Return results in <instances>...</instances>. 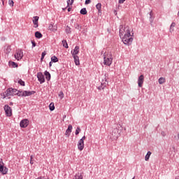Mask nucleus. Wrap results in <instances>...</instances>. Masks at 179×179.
Segmentation results:
<instances>
[{"instance_id":"nucleus-1","label":"nucleus","mask_w":179,"mask_h":179,"mask_svg":"<svg viewBox=\"0 0 179 179\" xmlns=\"http://www.w3.org/2000/svg\"><path fill=\"white\" fill-rule=\"evenodd\" d=\"M103 64L110 66L113 64V55L111 52H106L103 55Z\"/></svg>"},{"instance_id":"nucleus-2","label":"nucleus","mask_w":179,"mask_h":179,"mask_svg":"<svg viewBox=\"0 0 179 179\" xmlns=\"http://www.w3.org/2000/svg\"><path fill=\"white\" fill-rule=\"evenodd\" d=\"M132 36H134V33L129 34V35H124L122 37V42L126 45H131L132 44V41H134V38H132Z\"/></svg>"},{"instance_id":"nucleus-3","label":"nucleus","mask_w":179,"mask_h":179,"mask_svg":"<svg viewBox=\"0 0 179 179\" xmlns=\"http://www.w3.org/2000/svg\"><path fill=\"white\" fill-rule=\"evenodd\" d=\"M131 31H132V29L129 26L122 27L120 29V36L122 37V36L129 35L131 34Z\"/></svg>"},{"instance_id":"nucleus-4","label":"nucleus","mask_w":179,"mask_h":179,"mask_svg":"<svg viewBox=\"0 0 179 179\" xmlns=\"http://www.w3.org/2000/svg\"><path fill=\"white\" fill-rule=\"evenodd\" d=\"M16 94H17V90L9 88L4 93L3 99H5L6 97H9V96H16Z\"/></svg>"},{"instance_id":"nucleus-5","label":"nucleus","mask_w":179,"mask_h":179,"mask_svg":"<svg viewBox=\"0 0 179 179\" xmlns=\"http://www.w3.org/2000/svg\"><path fill=\"white\" fill-rule=\"evenodd\" d=\"M85 139H86V136H84L78 142V145H77L78 149L80 152H82V150H83V149H85Z\"/></svg>"},{"instance_id":"nucleus-6","label":"nucleus","mask_w":179,"mask_h":179,"mask_svg":"<svg viewBox=\"0 0 179 179\" xmlns=\"http://www.w3.org/2000/svg\"><path fill=\"white\" fill-rule=\"evenodd\" d=\"M107 86V74H105L101 79V86L98 87L99 90H103Z\"/></svg>"},{"instance_id":"nucleus-7","label":"nucleus","mask_w":179,"mask_h":179,"mask_svg":"<svg viewBox=\"0 0 179 179\" xmlns=\"http://www.w3.org/2000/svg\"><path fill=\"white\" fill-rule=\"evenodd\" d=\"M14 57L17 61H20L22 58H23V50H17L16 52L14 55Z\"/></svg>"},{"instance_id":"nucleus-8","label":"nucleus","mask_w":179,"mask_h":179,"mask_svg":"<svg viewBox=\"0 0 179 179\" xmlns=\"http://www.w3.org/2000/svg\"><path fill=\"white\" fill-rule=\"evenodd\" d=\"M4 111L7 117H12V108L8 105L4 106Z\"/></svg>"},{"instance_id":"nucleus-9","label":"nucleus","mask_w":179,"mask_h":179,"mask_svg":"<svg viewBox=\"0 0 179 179\" xmlns=\"http://www.w3.org/2000/svg\"><path fill=\"white\" fill-rule=\"evenodd\" d=\"M29 124H30V121L27 119H24L20 122V127L21 128H27V127H29Z\"/></svg>"},{"instance_id":"nucleus-10","label":"nucleus","mask_w":179,"mask_h":179,"mask_svg":"<svg viewBox=\"0 0 179 179\" xmlns=\"http://www.w3.org/2000/svg\"><path fill=\"white\" fill-rule=\"evenodd\" d=\"M8 171H9V169L6 166H4L3 165L0 164V172L1 173V174H3V176H5L8 174Z\"/></svg>"},{"instance_id":"nucleus-11","label":"nucleus","mask_w":179,"mask_h":179,"mask_svg":"<svg viewBox=\"0 0 179 179\" xmlns=\"http://www.w3.org/2000/svg\"><path fill=\"white\" fill-rule=\"evenodd\" d=\"M37 78L38 82H40L41 84L44 83V82H45V78H44V75H43V73L38 72L37 73Z\"/></svg>"},{"instance_id":"nucleus-12","label":"nucleus","mask_w":179,"mask_h":179,"mask_svg":"<svg viewBox=\"0 0 179 179\" xmlns=\"http://www.w3.org/2000/svg\"><path fill=\"white\" fill-rule=\"evenodd\" d=\"M112 136H113V139H118V136H120V130L117 128L113 129Z\"/></svg>"},{"instance_id":"nucleus-13","label":"nucleus","mask_w":179,"mask_h":179,"mask_svg":"<svg viewBox=\"0 0 179 179\" xmlns=\"http://www.w3.org/2000/svg\"><path fill=\"white\" fill-rule=\"evenodd\" d=\"M143 82H145V77L143 75H141L138 79V87H142V86H143Z\"/></svg>"},{"instance_id":"nucleus-14","label":"nucleus","mask_w":179,"mask_h":179,"mask_svg":"<svg viewBox=\"0 0 179 179\" xmlns=\"http://www.w3.org/2000/svg\"><path fill=\"white\" fill-rule=\"evenodd\" d=\"M72 129H73L72 125L69 124L68 127V129L66 130V132H65V136H66V138H69V136H71V133L72 132Z\"/></svg>"},{"instance_id":"nucleus-15","label":"nucleus","mask_w":179,"mask_h":179,"mask_svg":"<svg viewBox=\"0 0 179 179\" xmlns=\"http://www.w3.org/2000/svg\"><path fill=\"white\" fill-rule=\"evenodd\" d=\"M38 16H35L33 17L34 27H35V29H37V27H38Z\"/></svg>"},{"instance_id":"nucleus-16","label":"nucleus","mask_w":179,"mask_h":179,"mask_svg":"<svg viewBox=\"0 0 179 179\" xmlns=\"http://www.w3.org/2000/svg\"><path fill=\"white\" fill-rule=\"evenodd\" d=\"M73 57H76L79 54V46H76L73 51H71Z\"/></svg>"},{"instance_id":"nucleus-17","label":"nucleus","mask_w":179,"mask_h":179,"mask_svg":"<svg viewBox=\"0 0 179 179\" xmlns=\"http://www.w3.org/2000/svg\"><path fill=\"white\" fill-rule=\"evenodd\" d=\"M31 94H34V91H24L22 92V96H24V97L27 96H31Z\"/></svg>"},{"instance_id":"nucleus-18","label":"nucleus","mask_w":179,"mask_h":179,"mask_svg":"<svg viewBox=\"0 0 179 179\" xmlns=\"http://www.w3.org/2000/svg\"><path fill=\"white\" fill-rule=\"evenodd\" d=\"M96 8L98 10V14L99 15H101V3H98L96 5Z\"/></svg>"},{"instance_id":"nucleus-19","label":"nucleus","mask_w":179,"mask_h":179,"mask_svg":"<svg viewBox=\"0 0 179 179\" xmlns=\"http://www.w3.org/2000/svg\"><path fill=\"white\" fill-rule=\"evenodd\" d=\"M74 59L75 64L78 66L80 65V62L79 61V57L78 56H73Z\"/></svg>"},{"instance_id":"nucleus-20","label":"nucleus","mask_w":179,"mask_h":179,"mask_svg":"<svg viewBox=\"0 0 179 179\" xmlns=\"http://www.w3.org/2000/svg\"><path fill=\"white\" fill-rule=\"evenodd\" d=\"M12 51V49L10 48V46L8 45L5 47L4 52L5 54H9Z\"/></svg>"},{"instance_id":"nucleus-21","label":"nucleus","mask_w":179,"mask_h":179,"mask_svg":"<svg viewBox=\"0 0 179 179\" xmlns=\"http://www.w3.org/2000/svg\"><path fill=\"white\" fill-rule=\"evenodd\" d=\"M74 179H83V175L82 173H78L75 175Z\"/></svg>"},{"instance_id":"nucleus-22","label":"nucleus","mask_w":179,"mask_h":179,"mask_svg":"<svg viewBox=\"0 0 179 179\" xmlns=\"http://www.w3.org/2000/svg\"><path fill=\"white\" fill-rule=\"evenodd\" d=\"M49 29L51 30V31H57V25L50 24L49 26Z\"/></svg>"},{"instance_id":"nucleus-23","label":"nucleus","mask_w":179,"mask_h":179,"mask_svg":"<svg viewBox=\"0 0 179 179\" xmlns=\"http://www.w3.org/2000/svg\"><path fill=\"white\" fill-rule=\"evenodd\" d=\"M158 82H159V85H163V83H166V78H163V77H161L158 80Z\"/></svg>"},{"instance_id":"nucleus-24","label":"nucleus","mask_w":179,"mask_h":179,"mask_svg":"<svg viewBox=\"0 0 179 179\" xmlns=\"http://www.w3.org/2000/svg\"><path fill=\"white\" fill-rule=\"evenodd\" d=\"M45 76L47 79V80H50V79H51V74H50V72L48 71H45Z\"/></svg>"},{"instance_id":"nucleus-25","label":"nucleus","mask_w":179,"mask_h":179,"mask_svg":"<svg viewBox=\"0 0 179 179\" xmlns=\"http://www.w3.org/2000/svg\"><path fill=\"white\" fill-rule=\"evenodd\" d=\"M151 155H152V152H151L150 151H148V152H147V155H146L145 157V162H148V161L149 160V159H150Z\"/></svg>"},{"instance_id":"nucleus-26","label":"nucleus","mask_w":179,"mask_h":179,"mask_svg":"<svg viewBox=\"0 0 179 179\" xmlns=\"http://www.w3.org/2000/svg\"><path fill=\"white\" fill-rule=\"evenodd\" d=\"M80 13L81 15H87V10H86L85 8H82V9L80 10Z\"/></svg>"},{"instance_id":"nucleus-27","label":"nucleus","mask_w":179,"mask_h":179,"mask_svg":"<svg viewBox=\"0 0 179 179\" xmlns=\"http://www.w3.org/2000/svg\"><path fill=\"white\" fill-rule=\"evenodd\" d=\"M35 37H36V38H41V37H43V34H41L39 31H36L35 33Z\"/></svg>"},{"instance_id":"nucleus-28","label":"nucleus","mask_w":179,"mask_h":179,"mask_svg":"<svg viewBox=\"0 0 179 179\" xmlns=\"http://www.w3.org/2000/svg\"><path fill=\"white\" fill-rule=\"evenodd\" d=\"M9 65L13 66V68H17V64H16L15 62H9Z\"/></svg>"},{"instance_id":"nucleus-29","label":"nucleus","mask_w":179,"mask_h":179,"mask_svg":"<svg viewBox=\"0 0 179 179\" xmlns=\"http://www.w3.org/2000/svg\"><path fill=\"white\" fill-rule=\"evenodd\" d=\"M73 2H75V0H67V8L73 5Z\"/></svg>"},{"instance_id":"nucleus-30","label":"nucleus","mask_w":179,"mask_h":179,"mask_svg":"<svg viewBox=\"0 0 179 179\" xmlns=\"http://www.w3.org/2000/svg\"><path fill=\"white\" fill-rule=\"evenodd\" d=\"M49 108H50V111H54V110H55V106H54V103H50Z\"/></svg>"},{"instance_id":"nucleus-31","label":"nucleus","mask_w":179,"mask_h":179,"mask_svg":"<svg viewBox=\"0 0 179 179\" xmlns=\"http://www.w3.org/2000/svg\"><path fill=\"white\" fill-rule=\"evenodd\" d=\"M174 27H176V22H172L171 26H170V31L171 32L174 31V29H173Z\"/></svg>"},{"instance_id":"nucleus-32","label":"nucleus","mask_w":179,"mask_h":179,"mask_svg":"<svg viewBox=\"0 0 179 179\" xmlns=\"http://www.w3.org/2000/svg\"><path fill=\"white\" fill-rule=\"evenodd\" d=\"M62 44L63 47H64L65 48H68V42H66V41L65 40L62 41Z\"/></svg>"},{"instance_id":"nucleus-33","label":"nucleus","mask_w":179,"mask_h":179,"mask_svg":"<svg viewBox=\"0 0 179 179\" xmlns=\"http://www.w3.org/2000/svg\"><path fill=\"white\" fill-rule=\"evenodd\" d=\"M52 62H58V57L56 56H53L51 57Z\"/></svg>"},{"instance_id":"nucleus-34","label":"nucleus","mask_w":179,"mask_h":179,"mask_svg":"<svg viewBox=\"0 0 179 179\" xmlns=\"http://www.w3.org/2000/svg\"><path fill=\"white\" fill-rule=\"evenodd\" d=\"M58 96L59 97V99H61V100H62V99H64V92L60 91L58 94Z\"/></svg>"},{"instance_id":"nucleus-35","label":"nucleus","mask_w":179,"mask_h":179,"mask_svg":"<svg viewBox=\"0 0 179 179\" xmlns=\"http://www.w3.org/2000/svg\"><path fill=\"white\" fill-rule=\"evenodd\" d=\"M34 155L30 156V164H34Z\"/></svg>"},{"instance_id":"nucleus-36","label":"nucleus","mask_w":179,"mask_h":179,"mask_svg":"<svg viewBox=\"0 0 179 179\" xmlns=\"http://www.w3.org/2000/svg\"><path fill=\"white\" fill-rule=\"evenodd\" d=\"M46 54H47V53L45 52V51H44V52H42L41 61H43V59H44V57H45Z\"/></svg>"},{"instance_id":"nucleus-37","label":"nucleus","mask_w":179,"mask_h":179,"mask_svg":"<svg viewBox=\"0 0 179 179\" xmlns=\"http://www.w3.org/2000/svg\"><path fill=\"white\" fill-rule=\"evenodd\" d=\"M71 27H66V32L67 33V34H71Z\"/></svg>"},{"instance_id":"nucleus-38","label":"nucleus","mask_w":179,"mask_h":179,"mask_svg":"<svg viewBox=\"0 0 179 179\" xmlns=\"http://www.w3.org/2000/svg\"><path fill=\"white\" fill-rule=\"evenodd\" d=\"M80 132V127H77L76 130V135H79Z\"/></svg>"},{"instance_id":"nucleus-39","label":"nucleus","mask_w":179,"mask_h":179,"mask_svg":"<svg viewBox=\"0 0 179 179\" xmlns=\"http://www.w3.org/2000/svg\"><path fill=\"white\" fill-rule=\"evenodd\" d=\"M14 3H15L13 2V0L8 1V4L10 5V6H13Z\"/></svg>"},{"instance_id":"nucleus-40","label":"nucleus","mask_w":179,"mask_h":179,"mask_svg":"<svg viewBox=\"0 0 179 179\" xmlns=\"http://www.w3.org/2000/svg\"><path fill=\"white\" fill-rule=\"evenodd\" d=\"M18 83H20V85H21V86H24V81H23L22 80H19Z\"/></svg>"},{"instance_id":"nucleus-41","label":"nucleus","mask_w":179,"mask_h":179,"mask_svg":"<svg viewBox=\"0 0 179 179\" xmlns=\"http://www.w3.org/2000/svg\"><path fill=\"white\" fill-rule=\"evenodd\" d=\"M92 0H85V5H89V3H91Z\"/></svg>"},{"instance_id":"nucleus-42","label":"nucleus","mask_w":179,"mask_h":179,"mask_svg":"<svg viewBox=\"0 0 179 179\" xmlns=\"http://www.w3.org/2000/svg\"><path fill=\"white\" fill-rule=\"evenodd\" d=\"M125 2V0H119V3H123Z\"/></svg>"},{"instance_id":"nucleus-43","label":"nucleus","mask_w":179,"mask_h":179,"mask_svg":"<svg viewBox=\"0 0 179 179\" xmlns=\"http://www.w3.org/2000/svg\"><path fill=\"white\" fill-rule=\"evenodd\" d=\"M71 10H72V8L69 7V8H68V12H71Z\"/></svg>"},{"instance_id":"nucleus-44","label":"nucleus","mask_w":179,"mask_h":179,"mask_svg":"<svg viewBox=\"0 0 179 179\" xmlns=\"http://www.w3.org/2000/svg\"><path fill=\"white\" fill-rule=\"evenodd\" d=\"M162 136H164L166 135V133L164 131H162Z\"/></svg>"},{"instance_id":"nucleus-45","label":"nucleus","mask_w":179,"mask_h":179,"mask_svg":"<svg viewBox=\"0 0 179 179\" xmlns=\"http://www.w3.org/2000/svg\"><path fill=\"white\" fill-rule=\"evenodd\" d=\"M36 45V43L32 42V46L34 47Z\"/></svg>"},{"instance_id":"nucleus-46","label":"nucleus","mask_w":179,"mask_h":179,"mask_svg":"<svg viewBox=\"0 0 179 179\" xmlns=\"http://www.w3.org/2000/svg\"><path fill=\"white\" fill-rule=\"evenodd\" d=\"M49 66H52V62H50V64H49Z\"/></svg>"},{"instance_id":"nucleus-47","label":"nucleus","mask_w":179,"mask_h":179,"mask_svg":"<svg viewBox=\"0 0 179 179\" xmlns=\"http://www.w3.org/2000/svg\"><path fill=\"white\" fill-rule=\"evenodd\" d=\"M10 106H13V103H10Z\"/></svg>"},{"instance_id":"nucleus-48","label":"nucleus","mask_w":179,"mask_h":179,"mask_svg":"<svg viewBox=\"0 0 179 179\" xmlns=\"http://www.w3.org/2000/svg\"><path fill=\"white\" fill-rule=\"evenodd\" d=\"M66 9V8H63V10H65Z\"/></svg>"},{"instance_id":"nucleus-49","label":"nucleus","mask_w":179,"mask_h":179,"mask_svg":"<svg viewBox=\"0 0 179 179\" xmlns=\"http://www.w3.org/2000/svg\"><path fill=\"white\" fill-rule=\"evenodd\" d=\"M176 179H179V177L176 178Z\"/></svg>"},{"instance_id":"nucleus-50","label":"nucleus","mask_w":179,"mask_h":179,"mask_svg":"<svg viewBox=\"0 0 179 179\" xmlns=\"http://www.w3.org/2000/svg\"><path fill=\"white\" fill-rule=\"evenodd\" d=\"M124 131H127V129H126V128H124Z\"/></svg>"},{"instance_id":"nucleus-51","label":"nucleus","mask_w":179,"mask_h":179,"mask_svg":"<svg viewBox=\"0 0 179 179\" xmlns=\"http://www.w3.org/2000/svg\"><path fill=\"white\" fill-rule=\"evenodd\" d=\"M78 27H79V24H78Z\"/></svg>"},{"instance_id":"nucleus-52","label":"nucleus","mask_w":179,"mask_h":179,"mask_svg":"<svg viewBox=\"0 0 179 179\" xmlns=\"http://www.w3.org/2000/svg\"><path fill=\"white\" fill-rule=\"evenodd\" d=\"M132 179H135V178H133Z\"/></svg>"}]
</instances>
